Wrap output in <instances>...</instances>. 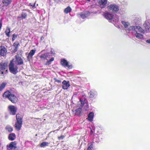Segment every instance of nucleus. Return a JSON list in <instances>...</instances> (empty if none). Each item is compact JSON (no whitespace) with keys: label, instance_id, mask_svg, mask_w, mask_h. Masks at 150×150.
<instances>
[{"label":"nucleus","instance_id":"f257e3e1","mask_svg":"<svg viewBox=\"0 0 150 150\" xmlns=\"http://www.w3.org/2000/svg\"><path fill=\"white\" fill-rule=\"evenodd\" d=\"M3 96L4 98H8L12 103H15L17 101L18 99L16 96L8 91H6L4 93Z\"/></svg>","mask_w":150,"mask_h":150},{"label":"nucleus","instance_id":"f03ea898","mask_svg":"<svg viewBox=\"0 0 150 150\" xmlns=\"http://www.w3.org/2000/svg\"><path fill=\"white\" fill-rule=\"evenodd\" d=\"M18 65L10 61L9 65V69L12 73L15 74L18 72Z\"/></svg>","mask_w":150,"mask_h":150},{"label":"nucleus","instance_id":"7ed1b4c3","mask_svg":"<svg viewBox=\"0 0 150 150\" xmlns=\"http://www.w3.org/2000/svg\"><path fill=\"white\" fill-rule=\"evenodd\" d=\"M11 61L17 65L22 64L23 63V60L18 54L16 55L15 58L13 59Z\"/></svg>","mask_w":150,"mask_h":150},{"label":"nucleus","instance_id":"20e7f679","mask_svg":"<svg viewBox=\"0 0 150 150\" xmlns=\"http://www.w3.org/2000/svg\"><path fill=\"white\" fill-rule=\"evenodd\" d=\"M17 122L15 125V127L16 129L19 130L20 129L22 124V119L21 118L19 117V115L17 114L16 115Z\"/></svg>","mask_w":150,"mask_h":150},{"label":"nucleus","instance_id":"39448f33","mask_svg":"<svg viewBox=\"0 0 150 150\" xmlns=\"http://www.w3.org/2000/svg\"><path fill=\"white\" fill-rule=\"evenodd\" d=\"M84 104V101L80 100V101L78 102L77 107L78 108L75 110L76 113L77 115H79L81 111V108Z\"/></svg>","mask_w":150,"mask_h":150},{"label":"nucleus","instance_id":"423d86ee","mask_svg":"<svg viewBox=\"0 0 150 150\" xmlns=\"http://www.w3.org/2000/svg\"><path fill=\"white\" fill-rule=\"evenodd\" d=\"M109 11H112L113 13H117L119 10L117 5L115 4H111L108 6Z\"/></svg>","mask_w":150,"mask_h":150},{"label":"nucleus","instance_id":"0eeeda50","mask_svg":"<svg viewBox=\"0 0 150 150\" xmlns=\"http://www.w3.org/2000/svg\"><path fill=\"white\" fill-rule=\"evenodd\" d=\"M8 111L10 114L14 115L16 114L17 108L13 105H10L8 107Z\"/></svg>","mask_w":150,"mask_h":150},{"label":"nucleus","instance_id":"6e6552de","mask_svg":"<svg viewBox=\"0 0 150 150\" xmlns=\"http://www.w3.org/2000/svg\"><path fill=\"white\" fill-rule=\"evenodd\" d=\"M16 143L15 142H11L9 145H7V149L8 150H12L13 149H15L16 148Z\"/></svg>","mask_w":150,"mask_h":150},{"label":"nucleus","instance_id":"1a4fd4ad","mask_svg":"<svg viewBox=\"0 0 150 150\" xmlns=\"http://www.w3.org/2000/svg\"><path fill=\"white\" fill-rule=\"evenodd\" d=\"M144 26L147 31H149L150 29V20H148L146 21L144 24Z\"/></svg>","mask_w":150,"mask_h":150},{"label":"nucleus","instance_id":"9d476101","mask_svg":"<svg viewBox=\"0 0 150 150\" xmlns=\"http://www.w3.org/2000/svg\"><path fill=\"white\" fill-rule=\"evenodd\" d=\"M62 88L64 89H67L70 86L69 82V81H67L65 80H64L62 82Z\"/></svg>","mask_w":150,"mask_h":150},{"label":"nucleus","instance_id":"9b49d317","mask_svg":"<svg viewBox=\"0 0 150 150\" xmlns=\"http://www.w3.org/2000/svg\"><path fill=\"white\" fill-rule=\"evenodd\" d=\"M105 17L108 20H112L113 19V15L108 12L105 13L104 15Z\"/></svg>","mask_w":150,"mask_h":150},{"label":"nucleus","instance_id":"f8f14e48","mask_svg":"<svg viewBox=\"0 0 150 150\" xmlns=\"http://www.w3.org/2000/svg\"><path fill=\"white\" fill-rule=\"evenodd\" d=\"M61 64L64 67H68V68H69L70 67L68 66V63L67 60L63 59L61 60Z\"/></svg>","mask_w":150,"mask_h":150},{"label":"nucleus","instance_id":"ddd939ff","mask_svg":"<svg viewBox=\"0 0 150 150\" xmlns=\"http://www.w3.org/2000/svg\"><path fill=\"white\" fill-rule=\"evenodd\" d=\"M6 49L3 47L0 50V54L2 56H4L6 55Z\"/></svg>","mask_w":150,"mask_h":150},{"label":"nucleus","instance_id":"4468645a","mask_svg":"<svg viewBox=\"0 0 150 150\" xmlns=\"http://www.w3.org/2000/svg\"><path fill=\"white\" fill-rule=\"evenodd\" d=\"M16 136L15 134L12 133L9 134L8 139L11 141L14 140L16 138Z\"/></svg>","mask_w":150,"mask_h":150},{"label":"nucleus","instance_id":"2eb2a0df","mask_svg":"<svg viewBox=\"0 0 150 150\" xmlns=\"http://www.w3.org/2000/svg\"><path fill=\"white\" fill-rule=\"evenodd\" d=\"M94 116V113L93 112H91L89 114L88 117L87 119L90 121H91L93 119Z\"/></svg>","mask_w":150,"mask_h":150},{"label":"nucleus","instance_id":"dca6fc26","mask_svg":"<svg viewBox=\"0 0 150 150\" xmlns=\"http://www.w3.org/2000/svg\"><path fill=\"white\" fill-rule=\"evenodd\" d=\"M7 67V65L5 63H0V71L5 69Z\"/></svg>","mask_w":150,"mask_h":150},{"label":"nucleus","instance_id":"f3484780","mask_svg":"<svg viewBox=\"0 0 150 150\" xmlns=\"http://www.w3.org/2000/svg\"><path fill=\"white\" fill-rule=\"evenodd\" d=\"M2 2L5 6H7L10 4L11 0H3Z\"/></svg>","mask_w":150,"mask_h":150},{"label":"nucleus","instance_id":"a211bd4d","mask_svg":"<svg viewBox=\"0 0 150 150\" xmlns=\"http://www.w3.org/2000/svg\"><path fill=\"white\" fill-rule=\"evenodd\" d=\"M121 22L125 28H126V29L130 25L129 23L128 22L122 21Z\"/></svg>","mask_w":150,"mask_h":150},{"label":"nucleus","instance_id":"6ab92c4d","mask_svg":"<svg viewBox=\"0 0 150 150\" xmlns=\"http://www.w3.org/2000/svg\"><path fill=\"white\" fill-rule=\"evenodd\" d=\"M89 97L92 98L94 97L96 94V92L94 91H90Z\"/></svg>","mask_w":150,"mask_h":150},{"label":"nucleus","instance_id":"aec40b11","mask_svg":"<svg viewBox=\"0 0 150 150\" xmlns=\"http://www.w3.org/2000/svg\"><path fill=\"white\" fill-rule=\"evenodd\" d=\"M135 29H137L138 31L141 33H143L144 30L143 29L139 26L135 25Z\"/></svg>","mask_w":150,"mask_h":150},{"label":"nucleus","instance_id":"412c9836","mask_svg":"<svg viewBox=\"0 0 150 150\" xmlns=\"http://www.w3.org/2000/svg\"><path fill=\"white\" fill-rule=\"evenodd\" d=\"M135 35L136 37L138 39H141L143 38V36L142 34L138 33L137 32L135 34Z\"/></svg>","mask_w":150,"mask_h":150},{"label":"nucleus","instance_id":"4be33fe9","mask_svg":"<svg viewBox=\"0 0 150 150\" xmlns=\"http://www.w3.org/2000/svg\"><path fill=\"white\" fill-rule=\"evenodd\" d=\"M35 50H31L28 54V57L31 58L35 54Z\"/></svg>","mask_w":150,"mask_h":150},{"label":"nucleus","instance_id":"5701e85b","mask_svg":"<svg viewBox=\"0 0 150 150\" xmlns=\"http://www.w3.org/2000/svg\"><path fill=\"white\" fill-rule=\"evenodd\" d=\"M49 144L48 142H43L41 144L40 146L42 147H44L46 146H48Z\"/></svg>","mask_w":150,"mask_h":150},{"label":"nucleus","instance_id":"b1692460","mask_svg":"<svg viewBox=\"0 0 150 150\" xmlns=\"http://www.w3.org/2000/svg\"><path fill=\"white\" fill-rule=\"evenodd\" d=\"M47 56V54H41L40 56V58L41 59L44 60L45 59Z\"/></svg>","mask_w":150,"mask_h":150},{"label":"nucleus","instance_id":"393cba45","mask_svg":"<svg viewBox=\"0 0 150 150\" xmlns=\"http://www.w3.org/2000/svg\"><path fill=\"white\" fill-rule=\"evenodd\" d=\"M6 129L9 132H12L13 130V128L11 126H6Z\"/></svg>","mask_w":150,"mask_h":150},{"label":"nucleus","instance_id":"a878e982","mask_svg":"<svg viewBox=\"0 0 150 150\" xmlns=\"http://www.w3.org/2000/svg\"><path fill=\"white\" fill-rule=\"evenodd\" d=\"M135 25L132 26H130L129 28L128 27V28L126 29V30H127L129 31L130 30H135Z\"/></svg>","mask_w":150,"mask_h":150},{"label":"nucleus","instance_id":"bb28decb","mask_svg":"<svg viewBox=\"0 0 150 150\" xmlns=\"http://www.w3.org/2000/svg\"><path fill=\"white\" fill-rule=\"evenodd\" d=\"M98 1V4L100 5V6L101 8H103V0H97Z\"/></svg>","mask_w":150,"mask_h":150},{"label":"nucleus","instance_id":"cd10ccee","mask_svg":"<svg viewBox=\"0 0 150 150\" xmlns=\"http://www.w3.org/2000/svg\"><path fill=\"white\" fill-rule=\"evenodd\" d=\"M71 8L69 7H68L66 8L64 10V12L66 13L69 12L71 11Z\"/></svg>","mask_w":150,"mask_h":150},{"label":"nucleus","instance_id":"c85d7f7f","mask_svg":"<svg viewBox=\"0 0 150 150\" xmlns=\"http://www.w3.org/2000/svg\"><path fill=\"white\" fill-rule=\"evenodd\" d=\"M6 85V83H3L0 85V91H2Z\"/></svg>","mask_w":150,"mask_h":150},{"label":"nucleus","instance_id":"c756f323","mask_svg":"<svg viewBox=\"0 0 150 150\" xmlns=\"http://www.w3.org/2000/svg\"><path fill=\"white\" fill-rule=\"evenodd\" d=\"M7 36L8 37L9 36V33L10 32V29L9 28H7L5 31V32Z\"/></svg>","mask_w":150,"mask_h":150},{"label":"nucleus","instance_id":"7c9ffc66","mask_svg":"<svg viewBox=\"0 0 150 150\" xmlns=\"http://www.w3.org/2000/svg\"><path fill=\"white\" fill-rule=\"evenodd\" d=\"M87 150H94L93 144L91 145L88 148Z\"/></svg>","mask_w":150,"mask_h":150},{"label":"nucleus","instance_id":"2f4dec72","mask_svg":"<svg viewBox=\"0 0 150 150\" xmlns=\"http://www.w3.org/2000/svg\"><path fill=\"white\" fill-rule=\"evenodd\" d=\"M19 45V44L18 42H15L14 43L13 46L15 47L16 50H17V49Z\"/></svg>","mask_w":150,"mask_h":150},{"label":"nucleus","instance_id":"473e14b6","mask_svg":"<svg viewBox=\"0 0 150 150\" xmlns=\"http://www.w3.org/2000/svg\"><path fill=\"white\" fill-rule=\"evenodd\" d=\"M84 109L85 110H88V105L87 104H86L84 107Z\"/></svg>","mask_w":150,"mask_h":150},{"label":"nucleus","instance_id":"72a5a7b5","mask_svg":"<svg viewBox=\"0 0 150 150\" xmlns=\"http://www.w3.org/2000/svg\"><path fill=\"white\" fill-rule=\"evenodd\" d=\"M84 14L87 17L89 15L90 13L88 11H86L85 12Z\"/></svg>","mask_w":150,"mask_h":150},{"label":"nucleus","instance_id":"f704fd0d","mask_svg":"<svg viewBox=\"0 0 150 150\" xmlns=\"http://www.w3.org/2000/svg\"><path fill=\"white\" fill-rule=\"evenodd\" d=\"M17 37V35H16V34H13V37L12 38V40L13 41H14L15 38Z\"/></svg>","mask_w":150,"mask_h":150},{"label":"nucleus","instance_id":"c9c22d12","mask_svg":"<svg viewBox=\"0 0 150 150\" xmlns=\"http://www.w3.org/2000/svg\"><path fill=\"white\" fill-rule=\"evenodd\" d=\"M80 16H81V17L82 18H85L86 17V16L84 15V13H83H83H82V14H81V15H80Z\"/></svg>","mask_w":150,"mask_h":150},{"label":"nucleus","instance_id":"e433bc0d","mask_svg":"<svg viewBox=\"0 0 150 150\" xmlns=\"http://www.w3.org/2000/svg\"><path fill=\"white\" fill-rule=\"evenodd\" d=\"M107 0H104V6H106L107 4Z\"/></svg>","mask_w":150,"mask_h":150},{"label":"nucleus","instance_id":"4c0bfd02","mask_svg":"<svg viewBox=\"0 0 150 150\" xmlns=\"http://www.w3.org/2000/svg\"><path fill=\"white\" fill-rule=\"evenodd\" d=\"M26 16L27 15L25 13H23L22 14V16L24 18H25L26 17Z\"/></svg>","mask_w":150,"mask_h":150},{"label":"nucleus","instance_id":"58836bf2","mask_svg":"<svg viewBox=\"0 0 150 150\" xmlns=\"http://www.w3.org/2000/svg\"><path fill=\"white\" fill-rule=\"evenodd\" d=\"M64 137L63 136H62L60 137H58V139H59L60 140L61 139H63Z\"/></svg>","mask_w":150,"mask_h":150},{"label":"nucleus","instance_id":"ea45409f","mask_svg":"<svg viewBox=\"0 0 150 150\" xmlns=\"http://www.w3.org/2000/svg\"><path fill=\"white\" fill-rule=\"evenodd\" d=\"M54 80H55V82H57V83H60L61 82V81L59 80H57L56 79H54Z\"/></svg>","mask_w":150,"mask_h":150},{"label":"nucleus","instance_id":"a19ab883","mask_svg":"<svg viewBox=\"0 0 150 150\" xmlns=\"http://www.w3.org/2000/svg\"><path fill=\"white\" fill-rule=\"evenodd\" d=\"M51 62V61L49 60V61H47L46 64V65H49L50 64Z\"/></svg>","mask_w":150,"mask_h":150},{"label":"nucleus","instance_id":"79ce46f5","mask_svg":"<svg viewBox=\"0 0 150 150\" xmlns=\"http://www.w3.org/2000/svg\"><path fill=\"white\" fill-rule=\"evenodd\" d=\"M146 42L150 44V39L147 40L146 41Z\"/></svg>","mask_w":150,"mask_h":150},{"label":"nucleus","instance_id":"37998d69","mask_svg":"<svg viewBox=\"0 0 150 150\" xmlns=\"http://www.w3.org/2000/svg\"><path fill=\"white\" fill-rule=\"evenodd\" d=\"M50 60L51 61V62L52 61H53L54 60V58H52Z\"/></svg>","mask_w":150,"mask_h":150},{"label":"nucleus","instance_id":"c03bdc74","mask_svg":"<svg viewBox=\"0 0 150 150\" xmlns=\"http://www.w3.org/2000/svg\"><path fill=\"white\" fill-rule=\"evenodd\" d=\"M2 23H0V29H1V27L2 26Z\"/></svg>","mask_w":150,"mask_h":150},{"label":"nucleus","instance_id":"a18cd8bd","mask_svg":"<svg viewBox=\"0 0 150 150\" xmlns=\"http://www.w3.org/2000/svg\"><path fill=\"white\" fill-rule=\"evenodd\" d=\"M91 129V134H92L93 133V131Z\"/></svg>","mask_w":150,"mask_h":150},{"label":"nucleus","instance_id":"49530a36","mask_svg":"<svg viewBox=\"0 0 150 150\" xmlns=\"http://www.w3.org/2000/svg\"><path fill=\"white\" fill-rule=\"evenodd\" d=\"M31 6H33L34 7L35 6V3H34L33 4V5H31Z\"/></svg>","mask_w":150,"mask_h":150},{"label":"nucleus","instance_id":"de8ad7c7","mask_svg":"<svg viewBox=\"0 0 150 150\" xmlns=\"http://www.w3.org/2000/svg\"><path fill=\"white\" fill-rule=\"evenodd\" d=\"M1 73L2 74H3V73H4V72H3V71H1Z\"/></svg>","mask_w":150,"mask_h":150}]
</instances>
